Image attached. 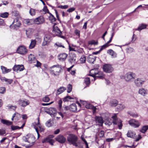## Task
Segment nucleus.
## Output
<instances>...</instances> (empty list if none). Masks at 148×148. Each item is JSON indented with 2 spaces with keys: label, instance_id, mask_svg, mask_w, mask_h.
<instances>
[{
  "label": "nucleus",
  "instance_id": "09e8293b",
  "mask_svg": "<svg viewBox=\"0 0 148 148\" xmlns=\"http://www.w3.org/2000/svg\"><path fill=\"white\" fill-rule=\"evenodd\" d=\"M13 24L14 27H16L20 26L21 24L19 21H17L15 23L14 21L13 23Z\"/></svg>",
  "mask_w": 148,
  "mask_h": 148
},
{
  "label": "nucleus",
  "instance_id": "6e6552de",
  "mask_svg": "<svg viewBox=\"0 0 148 148\" xmlns=\"http://www.w3.org/2000/svg\"><path fill=\"white\" fill-rule=\"evenodd\" d=\"M51 40V36L48 34L45 35L44 38V41L42 43V46H45L46 45H48Z\"/></svg>",
  "mask_w": 148,
  "mask_h": 148
},
{
  "label": "nucleus",
  "instance_id": "69168bd1",
  "mask_svg": "<svg viewBox=\"0 0 148 148\" xmlns=\"http://www.w3.org/2000/svg\"><path fill=\"white\" fill-rule=\"evenodd\" d=\"M104 134V132L103 131H101L99 133V135L100 137H102Z\"/></svg>",
  "mask_w": 148,
  "mask_h": 148
},
{
  "label": "nucleus",
  "instance_id": "c9c22d12",
  "mask_svg": "<svg viewBox=\"0 0 148 148\" xmlns=\"http://www.w3.org/2000/svg\"><path fill=\"white\" fill-rule=\"evenodd\" d=\"M118 101L116 100H114L110 101V104L112 107L116 106L118 104Z\"/></svg>",
  "mask_w": 148,
  "mask_h": 148
},
{
  "label": "nucleus",
  "instance_id": "58836bf2",
  "mask_svg": "<svg viewBox=\"0 0 148 148\" xmlns=\"http://www.w3.org/2000/svg\"><path fill=\"white\" fill-rule=\"evenodd\" d=\"M148 129V125H145L143 126L140 130V132L142 133H145Z\"/></svg>",
  "mask_w": 148,
  "mask_h": 148
},
{
  "label": "nucleus",
  "instance_id": "e2e57ef3",
  "mask_svg": "<svg viewBox=\"0 0 148 148\" xmlns=\"http://www.w3.org/2000/svg\"><path fill=\"white\" fill-rule=\"evenodd\" d=\"M34 126V128L35 129L36 131V132L37 133V134H38V138H39L40 137V134L38 132V127H36V126Z\"/></svg>",
  "mask_w": 148,
  "mask_h": 148
},
{
  "label": "nucleus",
  "instance_id": "774afa93",
  "mask_svg": "<svg viewBox=\"0 0 148 148\" xmlns=\"http://www.w3.org/2000/svg\"><path fill=\"white\" fill-rule=\"evenodd\" d=\"M80 102L81 104L85 106H86V105L87 103L86 101H80Z\"/></svg>",
  "mask_w": 148,
  "mask_h": 148
},
{
  "label": "nucleus",
  "instance_id": "37998d69",
  "mask_svg": "<svg viewBox=\"0 0 148 148\" xmlns=\"http://www.w3.org/2000/svg\"><path fill=\"white\" fill-rule=\"evenodd\" d=\"M14 115H15L14 120L16 121L18 120L20 118V115L17 113H15Z\"/></svg>",
  "mask_w": 148,
  "mask_h": 148
},
{
  "label": "nucleus",
  "instance_id": "ea45409f",
  "mask_svg": "<svg viewBox=\"0 0 148 148\" xmlns=\"http://www.w3.org/2000/svg\"><path fill=\"white\" fill-rule=\"evenodd\" d=\"M53 135H49L48 137L42 140V142L43 143H46L49 142L50 138H52Z\"/></svg>",
  "mask_w": 148,
  "mask_h": 148
},
{
  "label": "nucleus",
  "instance_id": "49530a36",
  "mask_svg": "<svg viewBox=\"0 0 148 148\" xmlns=\"http://www.w3.org/2000/svg\"><path fill=\"white\" fill-rule=\"evenodd\" d=\"M90 82V79L89 77L85 78L84 79V83L87 86L89 85Z\"/></svg>",
  "mask_w": 148,
  "mask_h": 148
},
{
  "label": "nucleus",
  "instance_id": "4c0bfd02",
  "mask_svg": "<svg viewBox=\"0 0 148 148\" xmlns=\"http://www.w3.org/2000/svg\"><path fill=\"white\" fill-rule=\"evenodd\" d=\"M39 121V118H38V122L37 123V124H36V125H37L39 128L40 131L41 132H42L44 131V129L40 126Z\"/></svg>",
  "mask_w": 148,
  "mask_h": 148
},
{
  "label": "nucleus",
  "instance_id": "bf43d9fd",
  "mask_svg": "<svg viewBox=\"0 0 148 148\" xmlns=\"http://www.w3.org/2000/svg\"><path fill=\"white\" fill-rule=\"evenodd\" d=\"M31 34V30L30 29H28L26 30V34L27 37H29Z\"/></svg>",
  "mask_w": 148,
  "mask_h": 148
},
{
  "label": "nucleus",
  "instance_id": "a878e982",
  "mask_svg": "<svg viewBox=\"0 0 148 148\" xmlns=\"http://www.w3.org/2000/svg\"><path fill=\"white\" fill-rule=\"evenodd\" d=\"M24 23L28 25H30L34 23V19H27L24 20Z\"/></svg>",
  "mask_w": 148,
  "mask_h": 148
},
{
  "label": "nucleus",
  "instance_id": "2eb2a0df",
  "mask_svg": "<svg viewBox=\"0 0 148 148\" xmlns=\"http://www.w3.org/2000/svg\"><path fill=\"white\" fill-rule=\"evenodd\" d=\"M56 140L61 143H63L66 141V138L62 135H59L56 138Z\"/></svg>",
  "mask_w": 148,
  "mask_h": 148
},
{
  "label": "nucleus",
  "instance_id": "4468645a",
  "mask_svg": "<svg viewBox=\"0 0 148 148\" xmlns=\"http://www.w3.org/2000/svg\"><path fill=\"white\" fill-rule=\"evenodd\" d=\"M45 112L50 115L54 116H55L54 115L56 114L57 112L56 109L53 108H50L45 111Z\"/></svg>",
  "mask_w": 148,
  "mask_h": 148
},
{
  "label": "nucleus",
  "instance_id": "4be33fe9",
  "mask_svg": "<svg viewBox=\"0 0 148 148\" xmlns=\"http://www.w3.org/2000/svg\"><path fill=\"white\" fill-rule=\"evenodd\" d=\"M56 24H55L53 26V31L57 34L58 35H60L62 34V32L57 27H55V25Z\"/></svg>",
  "mask_w": 148,
  "mask_h": 148
},
{
  "label": "nucleus",
  "instance_id": "c756f323",
  "mask_svg": "<svg viewBox=\"0 0 148 148\" xmlns=\"http://www.w3.org/2000/svg\"><path fill=\"white\" fill-rule=\"evenodd\" d=\"M147 27V25L144 24H141L139 25L138 28L136 29V30L140 31L142 29H146Z\"/></svg>",
  "mask_w": 148,
  "mask_h": 148
},
{
  "label": "nucleus",
  "instance_id": "13d9d810",
  "mask_svg": "<svg viewBox=\"0 0 148 148\" xmlns=\"http://www.w3.org/2000/svg\"><path fill=\"white\" fill-rule=\"evenodd\" d=\"M118 107H119V109L120 110H122L125 108V106L124 105L119 104Z\"/></svg>",
  "mask_w": 148,
  "mask_h": 148
},
{
  "label": "nucleus",
  "instance_id": "2f4dec72",
  "mask_svg": "<svg viewBox=\"0 0 148 148\" xmlns=\"http://www.w3.org/2000/svg\"><path fill=\"white\" fill-rule=\"evenodd\" d=\"M1 122L3 124H5L8 125H10L12 124V122L4 119H1Z\"/></svg>",
  "mask_w": 148,
  "mask_h": 148
},
{
  "label": "nucleus",
  "instance_id": "3c124183",
  "mask_svg": "<svg viewBox=\"0 0 148 148\" xmlns=\"http://www.w3.org/2000/svg\"><path fill=\"white\" fill-rule=\"evenodd\" d=\"M108 44V43H107V42L106 44L102 46L101 47V48L100 49V51H101L103 49L108 47L109 46Z\"/></svg>",
  "mask_w": 148,
  "mask_h": 148
},
{
  "label": "nucleus",
  "instance_id": "bb28decb",
  "mask_svg": "<svg viewBox=\"0 0 148 148\" xmlns=\"http://www.w3.org/2000/svg\"><path fill=\"white\" fill-rule=\"evenodd\" d=\"M36 44V41L35 40H31L30 44L29 46V48L31 49L34 48Z\"/></svg>",
  "mask_w": 148,
  "mask_h": 148
},
{
  "label": "nucleus",
  "instance_id": "a211bd4d",
  "mask_svg": "<svg viewBox=\"0 0 148 148\" xmlns=\"http://www.w3.org/2000/svg\"><path fill=\"white\" fill-rule=\"evenodd\" d=\"M69 110L71 112H75L77 111L76 105L75 103H73L69 106Z\"/></svg>",
  "mask_w": 148,
  "mask_h": 148
},
{
  "label": "nucleus",
  "instance_id": "aec40b11",
  "mask_svg": "<svg viewBox=\"0 0 148 148\" xmlns=\"http://www.w3.org/2000/svg\"><path fill=\"white\" fill-rule=\"evenodd\" d=\"M67 56V54L65 53H62L59 55L58 58L61 60L64 61L66 59Z\"/></svg>",
  "mask_w": 148,
  "mask_h": 148
},
{
  "label": "nucleus",
  "instance_id": "680f3d73",
  "mask_svg": "<svg viewBox=\"0 0 148 148\" xmlns=\"http://www.w3.org/2000/svg\"><path fill=\"white\" fill-rule=\"evenodd\" d=\"M75 10V8H74L73 7V8H71L69 9H68L67 10V12H72L73 11Z\"/></svg>",
  "mask_w": 148,
  "mask_h": 148
},
{
  "label": "nucleus",
  "instance_id": "39448f33",
  "mask_svg": "<svg viewBox=\"0 0 148 148\" xmlns=\"http://www.w3.org/2000/svg\"><path fill=\"white\" fill-rule=\"evenodd\" d=\"M135 77V73L132 72H129L126 73L125 76L122 75L121 78L122 79H125L127 82H129L132 79L134 78Z\"/></svg>",
  "mask_w": 148,
  "mask_h": 148
},
{
  "label": "nucleus",
  "instance_id": "f704fd0d",
  "mask_svg": "<svg viewBox=\"0 0 148 148\" xmlns=\"http://www.w3.org/2000/svg\"><path fill=\"white\" fill-rule=\"evenodd\" d=\"M66 90L65 87H61L59 89L57 90V93L58 95H59L63 92L64 90Z\"/></svg>",
  "mask_w": 148,
  "mask_h": 148
},
{
  "label": "nucleus",
  "instance_id": "7ed1b4c3",
  "mask_svg": "<svg viewBox=\"0 0 148 148\" xmlns=\"http://www.w3.org/2000/svg\"><path fill=\"white\" fill-rule=\"evenodd\" d=\"M23 140L25 142H27L29 143L28 147H30L34 145L35 142V138L34 136L31 134H29L23 138Z\"/></svg>",
  "mask_w": 148,
  "mask_h": 148
},
{
  "label": "nucleus",
  "instance_id": "9b49d317",
  "mask_svg": "<svg viewBox=\"0 0 148 148\" xmlns=\"http://www.w3.org/2000/svg\"><path fill=\"white\" fill-rule=\"evenodd\" d=\"M34 23L38 25L44 23L45 19L44 17L41 16L34 19Z\"/></svg>",
  "mask_w": 148,
  "mask_h": 148
},
{
  "label": "nucleus",
  "instance_id": "a19ab883",
  "mask_svg": "<svg viewBox=\"0 0 148 148\" xmlns=\"http://www.w3.org/2000/svg\"><path fill=\"white\" fill-rule=\"evenodd\" d=\"M29 60L30 61L32 62L35 60L34 56L32 54H30L28 56Z\"/></svg>",
  "mask_w": 148,
  "mask_h": 148
},
{
  "label": "nucleus",
  "instance_id": "6e6d98bb",
  "mask_svg": "<svg viewBox=\"0 0 148 148\" xmlns=\"http://www.w3.org/2000/svg\"><path fill=\"white\" fill-rule=\"evenodd\" d=\"M46 125L47 127H49L52 125V124L51 123L50 120H49L46 123Z\"/></svg>",
  "mask_w": 148,
  "mask_h": 148
},
{
  "label": "nucleus",
  "instance_id": "b1692460",
  "mask_svg": "<svg viewBox=\"0 0 148 148\" xmlns=\"http://www.w3.org/2000/svg\"><path fill=\"white\" fill-rule=\"evenodd\" d=\"M96 77L98 78L99 79H102L103 78V75L102 72L99 71L97 73L95 77L94 80L95 79Z\"/></svg>",
  "mask_w": 148,
  "mask_h": 148
},
{
  "label": "nucleus",
  "instance_id": "20e7f679",
  "mask_svg": "<svg viewBox=\"0 0 148 148\" xmlns=\"http://www.w3.org/2000/svg\"><path fill=\"white\" fill-rule=\"evenodd\" d=\"M77 139V137L76 136L73 134H71L67 137V140L70 144L77 147V146L76 143Z\"/></svg>",
  "mask_w": 148,
  "mask_h": 148
},
{
  "label": "nucleus",
  "instance_id": "412c9836",
  "mask_svg": "<svg viewBox=\"0 0 148 148\" xmlns=\"http://www.w3.org/2000/svg\"><path fill=\"white\" fill-rule=\"evenodd\" d=\"M95 119L97 123H99L100 125L103 124V120L102 117L100 116H96L95 117Z\"/></svg>",
  "mask_w": 148,
  "mask_h": 148
},
{
  "label": "nucleus",
  "instance_id": "423d86ee",
  "mask_svg": "<svg viewBox=\"0 0 148 148\" xmlns=\"http://www.w3.org/2000/svg\"><path fill=\"white\" fill-rule=\"evenodd\" d=\"M16 51L17 53L24 55L27 54L28 52V50L25 46L21 45L18 47Z\"/></svg>",
  "mask_w": 148,
  "mask_h": 148
},
{
  "label": "nucleus",
  "instance_id": "cd10ccee",
  "mask_svg": "<svg viewBox=\"0 0 148 148\" xmlns=\"http://www.w3.org/2000/svg\"><path fill=\"white\" fill-rule=\"evenodd\" d=\"M138 93L139 94L144 96L147 94V90L143 88H142L139 89Z\"/></svg>",
  "mask_w": 148,
  "mask_h": 148
},
{
  "label": "nucleus",
  "instance_id": "6ab92c4d",
  "mask_svg": "<svg viewBox=\"0 0 148 148\" xmlns=\"http://www.w3.org/2000/svg\"><path fill=\"white\" fill-rule=\"evenodd\" d=\"M98 72L97 69H94L91 70L90 72L89 75L93 77L95 79V77L96 74Z\"/></svg>",
  "mask_w": 148,
  "mask_h": 148
},
{
  "label": "nucleus",
  "instance_id": "052dcab7",
  "mask_svg": "<svg viewBox=\"0 0 148 148\" xmlns=\"http://www.w3.org/2000/svg\"><path fill=\"white\" fill-rule=\"evenodd\" d=\"M69 60L71 63L75 62V57H71Z\"/></svg>",
  "mask_w": 148,
  "mask_h": 148
},
{
  "label": "nucleus",
  "instance_id": "79ce46f5",
  "mask_svg": "<svg viewBox=\"0 0 148 148\" xmlns=\"http://www.w3.org/2000/svg\"><path fill=\"white\" fill-rule=\"evenodd\" d=\"M79 61L81 63H85L86 61V57L84 56H82L80 58Z\"/></svg>",
  "mask_w": 148,
  "mask_h": 148
},
{
  "label": "nucleus",
  "instance_id": "0e129e2a",
  "mask_svg": "<svg viewBox=\"0 0 148 148\" xmlns=\"http://www.w3.org/2000/svg\"><path fill=\"white\" fill-rule=\"evenodd\" d=\"M133 49L131 47H130L127 49V52L128 53H130L133 51Z\"/></svg>",
  "mask_w": 148,
  "mask_h": 148
},
{
  "label": "nucleus",
  "instance_id": "dca6fc26",
  "mask_svg": "<svg viewBox=\"0 0 148 148\" xmlns=\"http://www.w3.org/2000/svg\"><path fill=\"white\" fill-rule=\"evenodd\" d=\"M85 107L87 109H92L93 113L95 112L97 108L96 107L93 106L91 104L87 103Z\"/></svg>",
  "mask_w": 148,
  "mask_h": 148
},
{
  "label": "nucleus",
  "instance_id": "de8ad7c7",
  "mask_svg": "<svg viewBox=\"0 0 148 148\" xmlns=\"http://www.w3.org/2000/svg\"><path fill=\"white\" fill-rule=\"evenodd\" d=\"M67 88L68 89L67 92L68 93L70 92L72 90V88L71 85L70 84H69L67 86Z\"/></svg>",
  "mask_w": 148,
  "mask_h": 148
},
{
  "label": "nucleus",
  "instance_id": "5fc2aeb1",
  "mask_svg": "<svg viewBox=\"0 0 148 148\" xmlns=\"http://www.w3.org/2000/svg\"><path fill=\"white\" fill-rule=\"evenodd\" d=\"M5 92V87H1L0 88V93L3 94Z\"/></svg>",
  "mask_w": 148,
  "mask_h": 148
},
{
  "label": "nucleus",
  "instance_id": "f8f14e48",
  "mask_svg": "<svg viewBox=\"0 0 148 148\" xmlns=\"http://www.w3.org/2000/svg\"><path fill=\"white\" fill-rule=\"evenodd\" d=\"M19 105L23 107H25L29 104V101L26 99H20L18 101Z\"/></svg>",
  "mask_w": 148,
  "mask_h": 148
},
{
  "label": "nucleus",
  "instance_id": "e433bc0d",
  "mask_svg": "<svg viewBox=\"0 0 148 148\" xmlns=\"http://www.w3.org/2000/svg\"><path fill=\"white\" fill-rule=\"evenodd\" d=\"M25 124V123H23L22 126L21 127H19L18 126H12L11 127V129L12 130H16L17 129H20L21 128H23V127L24 126Z\"/></svg>",
  "mask_w": 148,
  "mask_h": 148
},
{
  "label": "nucleus",
  "instance_id": "c85d7f7f",
  "mask_svg": "<svg viewBox=\"0 0 148 148\" xmlns=\"http://www.w3.org/2000/svg\"><path fill=\"white\" fill-rule=\"evenodd\" d=\"M135 133L131 131H128L127 134V136L131 138H134L135 137Z\"/></svg>",
  "mask_w": 148,
  "mask_h": 148
},
{
  "label": "nucleus",
  "instance_id": "1a4fd4ad",
  "mask_svg": "<svg viewBox=\"0 0 148 148\" xmlns=\"http://www.w3.org/2000/svg\"><path fill=\"white\" fill-rule=\"evenodd\" d=\"M103 71L107 73L112 72L113 70V69L112 66L108 64H106L103 66Z\"/></svg>",
  "mask_w": 148,
  "mask_h": 148
},
{
  "label": "nucleus",
  "instance_id": "0eeeda50",
  "mask_svg": "<svg viewBox=\"0 0 148 148\" xmlns=\"http://www.w3.org/2000/svg\"><path fill=\"white\" fill-rule=\"evenodd\" d=\"M112 118L113 119V124L115 125H118L119 128L120 129H121L122 126L121 120L117 119L116 115L112 116Z\"/></svg>",
  "mask_w": 148,
  "mask_h": 148
},
{
  "label": "nucleus",
  "instance_id": "f257e3e1",
  "mask_svg": "<svg viewBox=\"0 0 148 148\" xmlns=\"http://www.w3.org/2000/svg\"><path fill=\"white\" fill-rule=\"evenodd\" d=\"M62 101L61 99H60L58 100L59 109L61 112H58V113L63 118L64 116V114H66L67 111L69 110V106H65L63 107L62 108Z\"/></svg>",
  "mask_w": 148,
  "mask_h": 148
},
{
  "label": "nucleus",
  "instance_id": "7c9ffc66",
  "mask_svg": "<svg viewBox=\"0 0 148 148\" xmlns=\"http://www.w3.org/2000/svg\"><path fill=\"white\" fill-rule=\"evenodd\" d=\"M96 57L92 56H89L88 58L87 61L91 63H93L95 60Z\"/></svg>",
  "mask_w": 148,
  "mask_h": 148
},
{
  "label": "nucleus",
  "instance_id": "603ef678",
  "mask_svg": "<svg viewBox=\"0 0 148 148\" xmlns=\"http://www.w3.org/2000/svg\"><path fill=\"white\" fill-rule=\"evenodd\" d=\"M73 99L72 97L69 96H67L65 97L63 99V101H68L69 99Z\"/></svg>",
  "mask_w": 148,
  "mask_h": 148
},
{
  "label": "nucleus",
  "instance_id": "473e14b6",
  "mask_svg": "<svg viewBox=\"0 0 148 148\" xmlns=\"http://www.w3.org/2000/svg\"><path fill=\"white\" fill-rule=\"evenodd\" d=\"M3 81H5L7 83V84H10L13 82V80L12 79H7L5 77H2L1 79Z\"/></svg>",
  "mask_w": 148,
  "mask_h": 148
},
{
  "label": "nucleus",
  "instance_id": "a18cd8bd",
  "mask_svg": "<svg viewBox=\"0 0 148 148\" xmlns=\"http://www.w3.org/2000/svg\"><path fill=\"white\" fill-rule=\"evenodd\" d=\"M9 15V13L7 12H5L1 13L0 14L1 17L2 18H7Z\"/></svg>",
  "mask_w": 148,
  "mask_h": 148
},
{
  "label": "nucleus",
  "instance_id": "393cba45",
  "mask_svg": "<svg viewBox=\"0 0 148 148\" xmlns=\"http://www.w3.org/2000/svg\"><path fill=\"white\" fill-rule=\"evenodd\" d=\"M1 69L3 73L5 74L8 73L12 70L11 69H7V68L3 66H1Z\"/></svg>",
  "mask_w": 148,
  "mask_h": 148
},
{
  "label": "nucleus",
  "instance_id": "ddd939ff",
  "mask_svg": "<svg viewBox=\"0 0 148 148\" xmlns=\"http://www.w3.org/2000/svg\"><path fill=\"white\" fill-rule=\"evenodd\" d=\"M24 69V66L22 65H15L13 68L14 71L17 72L23 71Z\"/></svg>",
  "mask_w": 148,
  "mask_h": 148
},
{
  "label": "nucleus",
  "instance_id": "5701e85b",
  "mask_svg": "<svg viewBox=\"0 0 148 148\" xmlns=\"http://www.w3.org/2000/svg\"><path fill=\"white\" fill-rule=\"evenodd\" d=\"M107 53L113 58H116V53L111 49L108 50Z\"/></svg>",
  "mask_w": 148,
  "mask_h": 148
},
{
  "label": "nucleus",
  "instance_id": "9d476101",
  "mask_svg": "<svg viewBox=\"0 0 148 148\" xmlns=\"http://www.w3.org/2000/svg\"><path fill=\"white\" fill-rule=\"evenodd\" d=\"M129 123L131 126L135 128L138 127L140 125V123L138 121L134 119L130 120L129 121Z\"/></svg>",
  "mask_w": 148,
  "mask_h": 148
},
{
  "label": "nucleus",
  "instance_id": "8fccbe9b",
  "mask_svg": "<svg viewBox=\"0 0 148 148\" xmlns=\"http://www.w3.org/2000/svg\"><path fill=\"white\" fill-rule=\"evenodd\" d=\"M89 44L90 45H97L98 44V42L97 41H96L95 40H92L89 42Z\"/></svg>",
  "mask_w": 148,
  "mask_h": 148
},
{
  "label": "nucleus",
  "instance_id": "4d7b16f0",
  "mask_svg": "<svg viewBox=\"0 0 148 148\" xmlns=\"http://www.w3.org/2000/svg\"><path fill=\"white\" fill-rule=\"evenodd\" d=\"M68 7V5H59L58 6V8H59L63 9H65L67 8Z\"/></svg>",
  "mask_w": 148,
  "mask_h": 148
},
{
  "label": "nucleus",
  "instance_id": "864d4df0",
  "mask_svg": "<svg viewBox=\"0 0 148 148\" xmlns=\"http://www.w3.org/2000/svg\"><path fill=\"white\" fill-rule=\"evenodd\" d=\"M50 100V99L47 96H45L42 99V101L45 102H48Z\"/></svg>",
  "mask_w": 148,
  "mask_h": 148
},
{
  "label": "nucleus",
  "instance_id": "c03bdc74",
  "mask_svg": "<svg viewBox=\"0 0 148 148\" xmlns=\"http://www.w3.org/2000/svg\"><path fill=\"white\" fill-rule=\"evenodd\" d=\"M29 12L31 15L34 16L35 14V10L34 9L30 8Z\"/></svg>",
  "mask_w": 148,
  "mask_h": 148
},
{
  "label": "nucleus",
  "instance_id": "f3484780",
  "mask_svg": "<svg viewBox=\"0 0 148 148\" xmlns=\"http://www.w3.org/2000/svg\"><path fill=\"white\" fill-rule=\"evenodd\" d=\"M144 81L140 78H137L134 81L136 85L137 86H140L143 83Z\"/></svg>",
  "mask_w": 148,
  "mask_h": 148
},
{
  "label": "nucleus",
  "instance_id": "f03ea898",
  "mask_svg": "<svg viewBox=\"0 0 148 148\" xmlns=\"http://www.w3.org/2000/svg\"><path fill=\"white\" fill-rule=\"evenodd\" d=\"M61 66L59 64L54 65L50 67V73L54 76H57L61 72Z\"/></svg>",
  "mask_w": 148,
  "mask_h": 148
},
{
  "label": "nucleus",
  "instance_id": "338daca9",
  "mask_svg": "<svg viewBox=\"0 0 148 148\" xmlns=\"http://www.w3.org/2000/svg\"><path fill=\"white\" fill-rule=\"evenodd\" d=\"M5 133V132L4 130L0 129V136L2 135Z\"/></svg>",
  "mask_w": 148,
  "mask_h": 148
},
{
  "label": "nucleus",
  "instance_id": "72a5a7b5",
  "mask_svg": "<svg viewBox=\"0 0 148 148\" xmlns=\"http://www.w3.org/2000/svg\"><path fill=\"white\" fill-rule=\"evenodd\" d=\"M49 13L50 14V16H49V20L51 23H53L56 21V18L51 13Z\"/></svg>",
  "mask_w": 148,
  "mask_h": 148
}]
</instances>
